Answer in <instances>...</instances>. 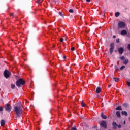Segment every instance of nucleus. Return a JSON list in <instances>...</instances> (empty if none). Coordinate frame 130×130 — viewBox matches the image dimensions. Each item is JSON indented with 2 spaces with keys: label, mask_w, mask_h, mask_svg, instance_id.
Segmentation results:
<instances>
[{
  "label": "nucleus",
  "mask_w": 130,
  "mask_h": 130,
  "mask_svg": "<svg viewBox=\"0 0 130 130\" xmlns=\"http://www.w3.org/2000/svg\"><path fill=\"white\" fill-rule=\"evenodd\" d=\"M15 112V118L21 117V115L23 114V108L21 104H15L14 106V110Z\"/></svg>",
  "instance_id": "obj_1"
},
{
  "label": "nucleus",
  "mask_w": 130,
  "mask_h": 130,
  "mask_svg": "<svg viewBox=\"0 0 130 130\" xmlns=\"http://www.w3.org/2000/svg\"><path fill=\"white\" fill-rule=\"evenodd\" d=\"M26 84V81H25L23 79L20 78L17 80L16 82V85L17 87H21Z\"/></svg>",
  "instance_id": "obj_2"
},
{
  "label": "nucleus",
  "mask_w": 130,
  "mask_h": 130,
  "mask_svg": "<svg viewBox=\"0 0 130 130\" xmlns=\"http://www.w3.org/2000/svg\"><path fill=\"white\" fill-rule=\"evenodd\" d=\"M5 109L6 111L11 112V110H12V106L9 104H6L5 105Z\"/></svg>",
  "instance_id": "obj_3"
},
{
  "label": "nucleus",
  "mask_w": 130,
  "mask_h": 130,
  "mask_svg": "<svg viewBox=\"0 0 130 130\" xmlns=\"http://www.w3.org/2000/svg\"><path fill=\"white\" fill-rule=\"evenodd\" d=\"M114 50V43H112L110 44V49H109V52L111 55H112V53H113Z\"/></svg>",
  "instance_id": "obj_4"
},
{
  "label": "nucleus",
  "mask_w": 130,
  "mask_h": 130,
  "mask_svg": "<svg viewBox=\"0 0 130 130\" xmlns=\"http://www.w3.org/2000/svg\"><path fill=\"white\" fill-rule=\"evenodd\" d=\"M126 25L125 23L122 21H120L118 24V29H121V28H124Z\"/></svg>",
  "instance_id": "obj_5"
},
{
  "label": "nucleus",
  "mask_w": 130,
  "mask_h": 130,
  "mask_svg": "<svg viewBox=\"0 0 130 130\" xmlns=\"http://www.w3.org/2000/svg\"><path fill=\"white\" fill-rule=\"evenodd\" d=\"M100 124L101 126H102V127H104V128H107V124L105 121H102Z\"/></svg>",
  "instance_id": "obj_6"
},
{
  "label": "nucleus",
  "mask_w": 130,
  "mask_h": 130,
  "mask_svg": "<svg viewBox=\"0 0 130 130\" xmlns=\"http://www.w3.org/2000/svg\"><path fill=\"white\" fill-rule=\"evenodd\" d=\"M10 74L11 73L8 70H5L4 72V77L6 78H9Z\"/></svg>",
  "instance_id": "obj_7"
},
{
  "label": "nucleus",
  "mask_w": 130,
  "mask_h": 130,
  "mask_svg": "<svg viewBox=\"0 0 130 130\" xmlns=\"http://www.w3.org/2000/svg\"><path fill=\"white\" fill-rule=\"evenodd\" d=\"M118 51L119 54H122V53H123V52L124 51V49L122 47L119 48L118 49Z\"/></svg>",
  "instance_id": "obj_8"
},
{
  "label": "nucleus",
  "mask_w": 130,
  "mask_h": 130,
  "mask_svg": "<svg viewBox=\"0 0 130 130\" xmlns=\"http://www.w3.org/2000/svg\"><path fill=\"white\" fill-rule=\"evenodd\" d=\"M113 128L114 129H116L117 128V124L115 122H113L112 123Z\"/></svg>",
  "instance_id": "obj_9"
},
{
  "label": "nucleus",
  "mask_w": 130,
  "mask_h": 130,
  "mask_svg": "<svg viewBox=\"0 0 130 130\" xmlns=\"http://www.w3.org/2000/svg\"><path fill=\"white\" fill-rule=\"evenodd\" d=\"M0 123L1 126H4L5 124H6V121H5V120H1Z\"/></svg>",
  "instance_id": "obj_10"
},
{
  "label": "nucleus",
  "mask_w": 130,
  "mask_h": 130,
  "mask_svg": "<svg viewBox=\"0 0 130 130\" xmlns=\"http://www.w3.org/2000/svg\"><path fill=\"white\" fill-rule=\"evenodd\" d=\"M101 117L103 119H106L107 118V116L106 115H104V113H102L101 114Z\"/></svg>",
  "instance_id": "obj_11"
},
{
  "label": "nucleus",
  "mask_w": 130,
  "mask_h": 130,
  "mask_svg": "<svg viewBox=\"0 0 130 130\" xmlns=\"http://www.w3.org/2000/svg\"><path fill=\"white\" fill-rule=\"evenodd\" d=\"M127 34V31L125 30V29H123L121 31V35H126Z\"/></svg>",
  "instance_id": "obj_12"
},
{
  "label": "nucleus",
  "mask_w": 130,
  "mask_h": 130,
  "mask_svg": "<svg viewBox=\"0 0 130 130\" xmlns=\"http://www.w3.org/2000/svg\"><path fill=\"white\" fill-rule=\"evenodd\" d=\"M101 92V88L100 87H97L96 89V93L99 94Z\"/></svg>",
  "instance_id": "obj_13"
},
{
  "label": "nucleus",
  "mask_w": 130,
  "mask_h": 130,
  "mask_svg": "<svg viewBox=\"0 0 130 130\" xmlns=\"http://www.w3.org/2000/svg\"><path fill=\"white\" fill-rule=\"evenodd\" d=\"M122 115H125V116H127V112L125 111H123L121 112Z\"/></svg>",
  "instance_id": "obj_14"
},
{
  "label": "nucleus",
  "mask_w": 130,
  "mask_h": 130,
  "mask_svg": "<svg viewBox=\"0 0 130 130\" xmlns=\"http://www.w3.org/2000/svg\"><path fill=\"white\" fill-rule=\"evenodd\" d=\"M128 59H125L123 61V63L124 64H127L128 63Z\"/></svg>",
  "instance_id": "obj_15"
},
{
  "label": "nucleus",
  "mask_w": 130,
  "mask_h": 130,
  "mask_svg": "<svg viewBox=\"0 0 130 130\" xmlns=\"http://www.w3.org/2000/svg\"><path fill=\"white\" fill-rule=\"evenodd\" d=\"M116 115H117V117H118L119 118H120V117H121L120 112L117 111L116 112Z\"/></svg>",
  "instance_id": "obj_16"
},
{
  "label": "nucleus",
  "mask_w": 130,
  "mask_h": 130,
  "mask_svg": "<svg viewBox=\"0 0 130 130\" xmlns=\"http://www.w3.org/2000/svg\"><path fill=\"white\" fill-rule=\"evenodd\" d=\"M115 109H116V110H122V108H121V106H120L117 107L115 108Z\"/></svg>",
  "instance_id": "obj_17"
},
{
  "label": "nucleus",
  "mask_w": 130,
  "mask_h": 130,
  "mask_svg": "<svg viewBox=\"0 0 130 130\" xmlns=\"http://www.w3.org/2000/svg\"><path fill=\"white\" fill-rule=\"evenodd\" d=\"M119 15H120V13H119V12H116L115 13V16L116 17H119Z\"/></svg>",
  "instance_id": "obj_18"
},
{
  "label": "nucleus",
  "mask_w": 130,
  "mask_h": 130,
  "mask_svg": "<svg viewBox=\"0 0 130 130\" xmlns=\"http://www.w3.org/2000/svg\"><path fill=\"white\" fill-rule=\"evenodd\" d=\"M119 59H120V60H122L123 61L125 59V57H124V56H123L122 57H120Z\"/></svg>",
  "instance_id": "obj_19"
},
{
  "label": "nucleus",
  "mask_w": 130,
  "mask_h": 130,
  "mask_svg": "<svg viewBox=\"0 0 130 130\" xmlns=\"http://www.w3.org/2000/svg\"><path fill=\"white\" fill-rule=\"evenodd\" d=\"M123 106L124 107H127V106H128V104L127 103H124L123 104Z\"/></svg>",
  "instance_id": "obj_20"
},
{
  "label": "nucleus",
  "mask_w": 130,
  "mask_h": 130,
  "mask_svg": "<svg viewBox=\"0 0 130 130\" xmlns=\"http://www.w3.org/2000/svg\"><path fill=\"white\" fill-rule=\"evenodd\" d=\"M81 106L82 107H85V106H86L85 103H84V102H83V101L81 102Z\"/></svg>",
  "instance_id": "obj_21"
},
{
  "label": "nucleus",
  "mask_w": 130,
  "mask_h": 130,
  "mask_svg": "<svg viewBox=\"0 0 130 130\" xmlns=\"http://www.w3.org/2000/svg\"><path fill=\"white\" fill-rule=\"evenodd\" d=\"M113 79L114 80L115 82H118L119 80L118 78H113Z\"/></svg>",
  "instance_id": "obj_22"
},
{
  "label": "nucleus",
  "mask_w": 130,
  "mask_h": 130,
  "mask_svg": "<svg viewBox=\"0 0 130 130\" xmlns=\"http://www.w3.org/2000/svg\"><path fill=\"white\" fill-rule=\"evenodd\" d=\"M16 85H15V84H11V89H14V88H15Z\"/></svg>",
  "instance_id": "obj_23"
},
{
  "label": "nucleus",
  "mask_w": 130,
  "mask_h": 130,
  "mask_svg": "<svg viewBox=\"0 0 130 130\" xmlns=\"http://www.w3.org/2000/svg\"><path fill=\"white\" fill-rule=\"evenodd\" d=\"M59 16H60L61 17H62V18H63V14H62V13H61V12H59Z\"/></svg>",
  "instance_id": "obj_24"
},
{
  "label": "nucleus",
  "mask_w": 130,
  "mask_h": 130,
  "mask_svg": "<svg viewBox=\"0 0 130 130\" xmlns=\"http://www.w3.org/2000/svg\"><path fill=\"white\" fill-rule=\"evenodd\" d=\"M125 68V66H122V67H121L120 68V71H122L123 69H124Z\"/></svg>",
  "instance_id": "obj_25"
},
{
  "label": "nucleus",
  "mask_w": 130,
  "mask_h": 130,
  "mask_svg": "<svg viewBox=\"0 0 130 130\" xmlns=\"http://www.w3.org/2000/svg\"><path fill=\"white\" fill-rule=\"evenodd\" d=\"M69 13H74V10L73 9H70L69 10Z\"/></svg>",
  "instance_id": "obj_26"
},
{
  "label": "nucleus",
  "mask_w": 130,
  "mask_h": 130,
  "mask_svg": "<svg viewBox=\"0 0 130 130\" xmlns=\"http://www.w3.org/2000/svg\"><path fill=\"white\" fill-rule=\"evenodd\" d=\"M117 127H118V128H121V125L119 124V125H117Z\"/></svg>",
  "instance_id": "obj_27"
},
{
  "label": "nucleus",
  "mask_w": 130,
  "mask_h": 130,
  "mask_svg": "<svg viewBox=\"0 0 130 130\" xmlns=\"http://www.w3.org/2000/svg\"><path fill=\"white\" fill-rule=\"evenodd\" d=\"M71 130H77V128H76V126L73 127L71 128Z\"/></svg>",
  "instance_id": "obj_28"
},
{
  "label": "nucleus",
  "mask_w": 130,
  "mask_h": 130,
  "mask_svg": "<svg viewBox=\"0 0 130 130\" xmlns=\"http://www.w3.org/2000/svg\"><path fill=\"white\" fill-rule=\"evenodd\" d=\"M115 69L116 71H117V70H118V67L116 65H115Z\"/></svg>",
  "instance_id": "obj_29"
},
{
  "label": "nucleus",
  "mask_w": 130,
  "mask_h": 130,
  "mask_svg": "<svg viewBox=\"0 0 130 130\" xmlns=\"http://www.w3.org/2000/svg\"><path fill=\"white\" fill-rule=\"evenodd\" d=\"M41 3H42V1H41V0L38 1V4H41Z\"/></svg>",
  "instance_id": "obj_30"
},
{
  "label": "nucleus",
  "mask_w": 130,
  "mask_h": 130,
  "mask_svg": "<svg viewBox=\"0 0 130 130\" xmlns=\"http://www.w3.org/2000/svg\"><path fill=\"white\" fill-rule=\"evenodd\" d=\"M71 51H74V50H75V47L71 48Z\"/></svg>",
  "instance_id": "obj_31"
},
{
  "label": "nucleus",
  "mask_w": 130,
  "mask_h": 130,
  "mask_svg": "<svg viewBox=\"0 0 130 130\" xmlns=\"http://www.w3.org/2000/svg\"><path fill=\"white\" fill-rule=\"evenodd\" d=\"M10 16H12L13 17V18H14V17H15V15H14V13L10 14Z\"/></svg>",
  "instance_id": "obj_32"
},
{
  "label": "nucleus",
  "mask_w": 130,
  "mask_h": 130,
  "mask_svg": "<svg viewBox=\"0 0 130 130\" xmlns=\"http://www.w3.org/2000/svg\"><path fill=\"white\" fill-rule=\"evenodd\" d=\"M60 42H63V38H61L60 40Z\"/></svg>",
  "instance_id": "obj_33"
},
{
  "label": "nucleus",
  "mask_w": 130,
  "mask_h": 130,
  "mask_svg": "<svg viewBox=\"0 0 130 130\" xmlns=\"http://www.w3.org/2000/svg\"><path fill=\"white\" fill-rule=\"evenodd\" d=\"M117 43H119V39L116 40Z\"/></svg>",
  "instance_id": "obj_34"
},
{
  "label": "nucleus",
  "mask_w": 130,
  "mask_h": 130,
  "mask_svg": "<svg viewBox=\"0 0 130 130\" xmlns=\"http://www.w3.org/2000/svg\"><path fill=\"white\" fill-rule=\"evenodd\" d=\"M3 107H0V111H3Z\"/></svg>",
  "instance_id": "obj_35"
},
{
  "label": "nucleus",
  "mask_w": 130,
  "mask_h": 130,
  "mask_svg": "<svg viewBox=\"0 0 130 130\" xmlns=\"http://www.w3.org/2000/svg\"><path fill=\"white\" fill-rule=\"evenodd\" d=\"M91 0H86V2H87V3H90Z\"/></svg>",
  "instance_id": "obj_36"
},
{
  "label": "nucleus",
  "mask_w": 130,
  "mask_h": 130,
  "mask_svg": "<svg viewBox=\"0 0 130 130\" xmlns=\"http://www.w3.org/2000/svg\"><path fill=\"white\" fill-rule=\"evenodd\" d=\"M113 38H116V36L115 35H114V36H113Z\"/></svg>",
  "instance_id": "obj_37"
},
{
  "label": "nucleus",
  "mask_w": 130,
  "mask_h": 130,
  "mask_svg": "<svg viewBox=\"0 0 130 130\" xmlns=\"http://www.w3.org/2000/svg\"><path fill=\"white\" fill-rule=\"evenodd\" d=\"M63 58H64V59H66V58H67V57L66 56H64Z\"/></svg>",
  "instance_id": "obj_38"
},
{
  "label": "nucleus",
  "mask_w": 130,
  "mask_h": 130,
  "mask_svg": "<svg viewBox=\"0 0 130 130\" xmlns=\"http://www.w3.org/2000/svg\"><path fill=\"white\" fill-rule=\"evenodd\" d=\"M108 88H110V87H111V85H108Z\"/></svg>",
  "instance_id": "obj_39"
},
{
  "label": "nucleus",
  "mask_w": 130,
  "mask_h": 130,
  "mask_svg": "<svg viewBox=\"0 0 130 130\" xmlns=\"http://www.w3.org/2000/svg\"><path fill=\"white\" fill-rule=\"evenodd\" d=\"M125 123H125V121H124L123 124H125Z\"/></svg>",
  "instance_id": "obj_40"
},
{
  "label": "nucleus",
  "mask_w": 130,
  "mask_h": 130,
  "mask_svg": "<svg viewBox=\"0 0 130 130\" xmlns=\"http://www.w3.org/2000/svg\"><path fill=\"white\" fill-rule=\"evenodd\" d=\"M55 4H57V2L55 1Z\"/></svg>",
  "instance_id": "obj_41"
},
{
  "label": "nucleus",
  "mask_w": 130,
  "mask_h": 130,
  "mask_svg": "<svg viewBox=\"0 0 130 130\" xmlns=\"http://www.w3.org/2000/svg\"><path fill=\"white\" fill-rule=\"evenodd\" d=\"M117 64H118V65L119 64V62H117Z\"/></svg>",
  "instance_id": "obj_42"
}]
</instances>
